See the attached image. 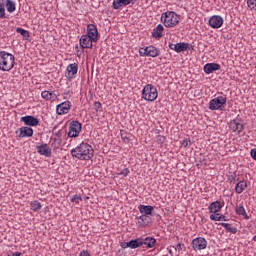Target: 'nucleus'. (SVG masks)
Returning a JSON list of instances; mask_svg holds the SVG:
<instances>
[{"label": "nucleus", "mask_w": 256, "mask_h": 256, "mask_svg": "<svg viewBox=\"0 0 256 256\" xmlns=\"http://www.w3.org/2000/svg\"><path fill=\"white\" fill-rule=\"evenodd\" d=\"M70 153L75 159H79L80 161H89V159L93 157L95 150H93V146L82 142L72 149Z\"/></svg>", "instance_id": "nucleus-1"}, {"label": "nucleus", "mask_w": 256, "mask_h": 256, "mask_svg": "<svg viewBox=\"0 0 256 256\" xmlns=\"http://www.w3.org/2000/svg\"><path fill=\"white\" fill-rule=\"evenodd\" d=\"M180 21H181V16H179L174 11H167L162 13L161 15V23H163V25L168 27L169 29H172L173 27H177Z\"/></svg>", "instance_id": "nucleus-2"}, {"label": "nucleus", "mask_w": 256, "mask_h": 256, "mask_svg": "<svg viewBox=\"0 0 256 256\" xmlns=\"http://www.w3.org/2000/svg\"><path fill=\"white\" fill-rule=\"evenodd\" d=\"M15 67V56L13 54L0 52V71H11Z\"/></svg>", "instance_id": "nucleus-3"}, {"label": "nucleus", "mask_w": 256, "mask_h": 256, "mask_svg": "<svg viewBox=\"0 0 256 256\" xmlns=\"http://www.w3.org/2000/svg\"><path fill=\"white\" fill-rule=\"evenodd\" d=\"M158 96L157 88L152 84H147L142 90V97L145 101L153 102Z\"/></svg>", "instance_id": "nucleus-4"}, {"label": "nucleus", "mask_w": 256, "mask_h": 256, "mask_svg": "<svg viewBox=\"0 0 256 256\" xmlns=\"http://www.w3.org/2000/svg\"><path fill=\"white\" fill-rule=\"evenodd\" d=\"M225 103H227V97L218 96L210 100L208 109H210V111H223V105H225Z\"/></svg>", "instance_id": "nucleus-5"}, {"label": "nucleus", "mask_w": 256, "mask_h": 256, "mask_svg": "<svg viewBox=\"0 0 256 256\" xmlns=\"http://www.w3.org/2000/svg\"><path fill=\"white\" fill-rule=\"evenodd\" d=\"M160 53L159 49L155 46H147L146 48L139 49L140 57H159Z\"/></svg>", "instance_id": "nucleus-6"}, {"label": "nucleus", "mask_w": 256, "mask_h": 256, "mask_svg": "<svg viewBox=\"0 0 256 256\" xmlns=\"http://www.w3.org/2000/svg\"><path fill=\"white\" fill-rule=\"evenodd\" d=\"M81 129H83V125L79 121L73 120L70 123L68 137H71V138L79 137V134L81 133Z\"/></svg>", "instance_id": "nucleus-7"}, {"label": "nucleus", "mask_w": 256, "mask_h": 256, "mask_svg": "<svg viewBox=\"0 0 256 256\" xmlns=\"http://www.w3.org/2000/svg\"><path fill=\"white\" fill-rule=\"evenodd\" d=\"M79 71V65L77 63L69 64L66 68V79L73 81L77 77Z\"/></svg>", "instance_id": "nucleus-8"}, {"label": "nucleus", "mask_w": 256, "mask_h": 256, "mask_svg": "<svg viewBox=\"0 0 256 256\" xmlns=\"http://www.w3.org/2000/svg\"><path fill=\"white\" fill-rule=\"evenodd\" d=\"M192 249H194V251H203V249H207V240L203 237L193 239Z\"/></svg>", "instance_id": "nucleus-9"}, {"label": "nucleus", "mask_w": 256, "mask_h": 256, "mask_svg": "<svg viewBox=\"0 0 256 256\" xmlns=\"http://www.w3.org/2000/svg\"><path fill=\"white\" fill-rule=\"evenodd\" d=\"M94 43L99 41V31L97 30V26L95 24H88L87 26V35Z\"/></svg>", "instance_id": "nucleus-10"}, {"label": "nucleus", "mask_w": 256, "mask_h": 256, "mask_svg": "<svg viewBox=\"0 0 256 256\" xmlns=\"http://www.w3.org/2000/svg\"><path fill=\"white\" fill-rule=\"evenodd\" d=\"M71 109V101L67 100L56 106L57 115H67Z\"/></svg>", "instance_id": "nucleus-11"}, {"label": "nucleus", "mask_w": 256, "mask_h": 256, "mask_svg": "<svg viewBox=\"0 0 256 256\" xmlns=\"http://www.w3.org/2000/svg\"><path fill=\"white\" fill-rule=\"evenodd\" d=\"M169 48L176 53H183L184 51H189V43L179 42L176 44L169 43Z\"/></svg>", "instance_id": "nucleus-12"}, {"label": "nucleus", "mask_w": 256, "mask_h": 256, "mask_svg": "<svg viewBox=\"0 0 256 256\" xmlns=\"http://www.w3.org/2000/svg\"><path fill=\"white\" fill-rule=\"evenodd\" d=\"M21 121L27 125V127H37V125H39V119L32 115L21 117Z\"/></svg>", "instance_id": "nucleus-13"}, {"label": "nucleus", "mask_w": 256, "mask_h": 256, "mask_svg": "<svg viewBox=\"0 0 256 256\" xmlns=\"http://www.w3.org/2000/svg\"><path fill=\"white\" fill-rule=\"evenodd\" d=\"M93 43H95V41L87 35H82L80 38V46L82 49H93Z\"/></svg>", "instance_id": "nucleus-14"}, {"label": "nucleus", "mask_w": 256, "mask_h": 256, "mask_svg": "<svg viewBox=\"0 0 256 256\" xmlns=\"http://www.w3.org/2000/svg\"><path fill=\"white\" fill-rule=\"evenodd\" d=\"M208 23L212 29H219L223 25V17L214 15L210 17Z\"/></svg>", "instance_id": "nucleus-15"}, {"label": "nucleus", "mask_w": 256, "mask_h": 256, "mask_svg": "<svg viewBox=\"0 0 256 256\" xmlns=\"http://www.w3.org/2000/svg\"><path fill=\"white\" fill-rule=\"evenodd\" d=\"M19 133L18 137L23 139L25 137H33V128L28 126L21 127L18 131H16V135Z\"/></svg>", "instance_id": "nucleus-16"}, {"label": "nucleus", "mask_w": 256, "mask_h": 256, "mask_svg": "<svg viewBox=\"0 0 256 256\" xmlns=\"http://www.w3.org/2000/svg\"><path fill=\"white\" fill-rule=\"evenodd\" d=\"M135 1L137 0H114L112 7L113 9H121V7H125L127 5H135Z\"/></svg>", "instance_id": "nucleus-17"}, {"label": "nucleus", "mask_w": 256, "mask_h": 256, "mask_svg": "<svg viewBox=\"0 0 256 256\" xmlns=\"http://www.w3.org/2000/svg\"><path fill=\"white\" fill-rule=\"evenodd\" d=\"M36 149L40 155H43L44 157H51V147H49L48 144L43 143L40 146H37Z\"/></svg>", "instance_id": "nucleus-18"}, {"label": "nucleus", "mask_w": 256, "mask_h": 256, "mask_svg": "<svg viewBox=\"0 0 256 256\" xmlns=\"http://www.w3.org/2000/svg\"><path fill=\"white\" fill-rule=\"evenodd\" d=\"M230 128L234 133H241V131L244 129V126L243 123H241V120L237 118L230 123Z\"/></svg>", "instance_id": "nucleus-19"}, {"label": "nucleus", "mask_w": 256, "mask_h": 256, "mask_svg": "<svg viewBox=\"0 0 256 256\" xmlns=\"http://www.w3.org/2000/svg\"><path fill=\"white\" fill-rule=\"evenodd\" d=\"M221 69V65L218 63H207L204 65V73L207 75L213 73V71H219Z\"/></svg>", "instance_id": "nucleus-20"}, {"label": "nucleus", "mask_w": 256, "mask_h": 256, "mask_svg": "<svg viewBox=\"0 0 256 256\" xmlns=\"http://www.w3.org/2000/svg\"><path fill=\"white\" fill-rule=\"evenodd\" d=\"M139 212L141 213V215H145L147 217H149V215H153V211L154 208L151 205H139L138 206Z\"/></svg>", "instance_id": "nucleus-21"}, {"label": "nucleus", "mask_w": 256, "mask_h": 256, "mask_svg": "<svg viewBox=\"0 0 256 256\" xmlns=\"http://www.w3.org/2000/svg\"><path fill=\"white\" fill-rule=\"evenodd\" d=\"M149 223H151V217L145 216L143 214L140 217H138V222H137L138 227H147Z\"/></svg>", "instance_id": "nucleus-22"}, {"label": "nucleus", "mask_w": 256, "mask_h": 256, "mask_svg": "<svg viewBox=\"0 0 256 256\" xmlns=\"http://www.w3.org/2000/svg\"><path fill=\"white\" fill-rule=\"evenodd\" d=\"M165 28L163 27L162 24H159L152 32V37L154 39H161L163 37V30Z\"/></svg>", "instance_id": "nucleus-23"}, {"label": "nucleus", "mask_w": 256, "mask_h": 256, "mask_svg": "<svg viewBox=\"0 0 256 256\" xmlns=\"http://www.w3.org/2000/svg\"><path fill=\"white\" fill-rule=\"evenodd\" d=\"M222 207L223 206H221V202L215 201L210 204L208 209H209L210 213H214V215H215V214L219 213V211H221Z\"/></svg>", "instance_id": "nucleus-24"}, {"label": "nucleus", "mask_w": 256, "mask_h": 256, "mask_svg": "<svg viewBox=\"0 0 256 256\" xmlns=\"http://www.w3.org/2000/svg\"><path fill=\"white\" fill-rule=\"evenodd\" d=\"M155 243H157V240L153 237L142 238V245H146L148 249H153Z\"/></svg>", "instance_id": "nucleus-25"}, {"label": "nucleus", "mask_w": 256, "mask_h": 256, "mask_svg": "<svg viewBox=\"0 0 256 256\" xmlns=\"http://www.w3.org/2000/svg\"><path fill=\"white\" fill-rule=\"evenodd\" d=\"M245 189H247V181L245 180L239 181L235 186V192L238 193V195H241Z\"/></svg>", "instance_id": "nucleus-26"}, {"label": "nucleus", "mask_w": 256, "mask_h": 256, "mask_svg": "<svg viewBox=\"0 0 256 256\" xmlns=\"http://www.w3.org/2000/svg\"><path fill=\"white\" fill-rule=\"evenodd\" d=\"M128 245L130 246V249H138V247H143V238L130 240Z\"/></svg>", "instance_id": "nucleus-27"}, {"label": "nucleus", "mask_w": 256, "mask_h": 256, "mask_svg": "<svg viewBox=\"0 0 256 256\" xmlns=\"http://www.w3.org/2000/svg\"><path fill=\"white\" fill-rule=\"evenodd\" d=\"M41 97H42V99H45L46 101H55V98L57 97V95H55V93H53V92L44 90L41 93Z\"/></svg>", "instance_id": "nucleus-28"}, {"label": "nucleus", "mask_w": 256, "mask_h": 256, "mask_svg": "<svg viewBox=\"0 0 256 256\" xmlns=\"http://www.w3.org/2000/svg\"><path fill=\"white\" fill-rule=\"evenodd\" d=\"M5 6H6L8 13H13L16 9L15 2H13V0H6Z\"/></svg>", "instance_id": "nucleus-29"}, {"label": "nucleus", "mask_w": 256, "mask_h": 256, "mask_svg": "<svg viewBox=\"0 0 256 256\" xmlns=\"http://www.w3.org/2000/svg\"><path fill=\"white\" fill-rule=\"evenodd\" d=\"M210 219L211 221H227V217L225 215L219 214V212L210 215Z\"/></svg>", "instance_id": "nucleus-30"}, {"label": "nucleus", "mask_w": 256, "mask_h": 256, "mask_svg": "<svg viewBox=\"0 0 256 256\" xmlns=\"http://www.w3.org/2000/svg\"><path fill=\"white\" fill-rule=\"evenodd\" d=\"M219 225H221V227H224V229H226V231H228V233H237V228L232 227L231 224L229 223H219Z\"/></svg>", "instance_id": "nucleus-31"}, {"label": "nucleus", "mask_w": 256, "mask_h": 256, "mask_svg": "<svg viewBox=\"0 0 256 256\" xmlns=\"http://www.w3.org/2000/svg\"><path fill=\"white\" fill-rule=\"evenodd\" d=\"M0 19H7V16H5V0H0Z\"/></svg>", "instance_id": "nucleus-32"}, {"label": "nucleus", "mask_w": 256, "mask_h": 256, "mask_svg": "<svg viewBox=\"0 0 256 256\" xmlns=\"http://www.w3.org/2000/svg\"><path fill=\"white\" fill-rule=\"evenodd\" d=\"M30 207H31V209H32V211H41V202H39V201H32L31 203H30Z\"/></svg>", "instance_id": "nucleus-33"}, {"label": "nucleus", "mask_w": 256, "mask_h": 256, "mask_svg": "<svg viewBox=\"0 0 256 256\" xmlns=\"http://www.w3.org/2000/svg\"><path fill=\"white\" fill-rule=\"evenodd\" d=\"M237 215H242L245 219H249V216L247 215V212L245 211V207L239 206L236 208Z\"/></svg>", "instance_id": "nucleus-34"}, {"label": "nucleus", "mask_w": 256, "mask_h": 256, "mask_svg": "<svg viewBox=\"0 0 256 256\" xmlns=\"http://www.w3.org/2000/svg\"><path fill=\"white\" fill-rule=\"evenodd\" d=\"M16 33H19L20 35H22V37L24 39H29L30 35H29V31L23 29V28H16Z\"/></svg>", "instance_id": "nucleus-35"}, {"label": "nucleus", "mask_w": 256, "mask_h": 256, "mask_svg": "<svg viewBox=\"0 0 256 256\" xmlns=\"http://www.w3.org/2000/svg\"><path fill=\"white\" fill-rule=\"evenodd\" d=\"M248 7L254 11H256V0H247Z\"/></svg>", "instance_id": "nucleus-36"}, {"label": "nucleus", "mask_w": 256, "mask_h": 256, "mask_svg": "<svg viewBox=\"0 0 256 256\" xmlns=\"http://www.w3.org/2000/svg\"><path fill=\"white\" fill-rule=\"evenodd\" d=\"M71 201L72 203H79L80 201H83V198H81V195L76 194L71 198Z\"/></svg>", "instance_id": "nucleus-37"}, {"label": "nucleus", "mask_w": 256, "mask_h": 256, "mask_svg": "<svg viewBox=\"0 0 256 256\" xmlns=\"http://www.w3.org/2000/svg\"><path fill=\"white\" fill-rule=\"evenodd\" d=\"M122 140L124 141V143H129L130 139H129V134H121Z\"/></svg>", "instance_id": "nucleus-38"}, {"label": "nucleus", "mask_w": 256, "mask_h": 256, "mask_svg": "<svg viewBox=\"0 0 256 256\" xmlns=\"http://www.w3.org/2000/svg\"><path fill=\"white\" fill-rule=\"evenodd\" d=\"M167 251H168V253L171 255V256H173V251H177V248H175V246H170V247H168L167 248Z\"/></svg>", "instance_id": "nucleus-39"}, {"label": "nucleus", "mask_w": 256, "mask_h": 256, "mask_svg": "<svg viewBox=\"0 0 256 256\" xmlns=\"http://www.w3.org/2000/svg\"><path fill=\"white\" fill-rule=\"evenodd\" d=\"M191 145V140L184 139L182 141V147H189Z\"/></svg>", "instance_id": "nucleus-40"}, {"label": "nucleus", "mask_w": 256, "mask_h": 256, "mask_svg": "<svg viewBox=\"0 0 256 256\" xmlns=\"http://www.w3.org/2000/svg\"><path fill=\"white\" fill-rule=\"evenodd\" d=\"M119 175H123V177H127V175H129V169L128 168H125L123 169Z\"/></svg>", "instance_id": "nucleus-41"}, {"label": "nucleus", "mask_w": 256, "mask_h": 256, "mask_svg": "<svg viewBox=\"0 0 256 256\" xmlns=\"http://www.w3.org/2000/svg\"><path fill=\"white\" fill-rule=\"evenodd\" d=\"M228 180L230 183H237V177L235 175L229 176Z\"/></svg>", "instance_id": "nucleus-42"}, {"label": "nucleus", "mask_w": 256, "mask_h": 256, "mask_svg": "<svg viewBox=\"0 0 256 256\" xmlns=\"http://www.w3.org/2000/svg\"><path fill=\"white\" fill-rule=\"evenodd\" d=\"M250 155H251L252 159H254V161H256V148H253L250 151Z\"/></svg>", "instance_id": "nucleus-43"}, {"label": "nucleus", "mask_w": 256, "mask_h": 256, "mask_svg": "<svg viewBox=\"0 0 256 256\" xmlns=\"http://www.w3.org/2000/svg\"><path fill=\"white\" fill-rule=\"evenodd\" d=\"M122 249H131V246L129 245V242H124L121 244Z\"/></svg>", "instance_id": "nucleus-44"}, {"label": "nucleus", "mask_w": 256, "mask_h": 256, "mask_svg": "<svg viewBox=\"0 0 256 256\" xmlns=\"http://www.w3.org/2000/svg\"><path fill=\"white\" fill-rule=\"evenodd\" d=\"M94 107H95L96 111H99V109H101V107H102L101 102H95Z\"/></svg>", "instance_id": "nucleus-45"}, {"label": "nucleus", "mask_w": 256, "mask_h": 256, "mask_svg": "<svg viewBox=\"0 0 256 256\" xmlns=\"http://www.w3.org/2000/svg\"><path fill=\"white\" fill-rule=\"evenodd\" d=\"M165 142V138L161 135L158 136V139H157V143H164Z\"/></svg>", "instance_id": "nucleus-46"}, {"label": "nucleus", "mask_w": 256, "mask_h": 256, "mask_svg": "<svg viewBox=\"0 0 256 256\" xmlns=\"http://www.w3.org/2000/svg\"><path fill=\"white\" fill-rule=\"evenodd\" d=\"M79 256H91V254L89 253V251L83 250L82 252H80Z\"/></svg>", "instance_id": "nucleus-47"}, {"label": "nucleus", "mask_w": 256, "mask_h": 256, "mask_svg": "<svg viewBox=\"0 0 256 256\" xmlns=\"http://www.w3.org/2000/svg\"><path fill=\"white\" fill-rule=\"evenodd\" d=\"M182 247H183V245L181 243H178L176 245L175 249H176V251H177V249H178V251H181L183 249Z\"/></svg>", "instance_id": "nucleus-48"}, {"label": "nucleus", "mask_w": 256, "mask_h": 256, "mask_svg": "<svg viewBox=\"0 0 256 256\" xmlns=\"http://www.w3.org/2000/svg\"><path fill=\"white\" fill-rule=\"evenodd\" d=\"M12 256H21V253L20 252H14V253H12Z\"/></svg>", "instance_id": "nucleus-49"}, {"label": "nucleus", "mask_w": 256, "mask_h": 256, "mask_svg": "<svg viewBox=\"0 0 256 256\" xmlns=\"http://www.w3.org/2000/svg\"><path fill=\"white\" fill-rule=\"evenodd\" d=\"M253 241H256V235L253 237Z\"/></svg>", "instance_id": "nucleus-50"}, {"label": "nucleus", "mask_w": 256, "mask_h": 256, "mask_svg": "<svg viewBox=\"0 0 256 256\" xmlns=\"http://www.w3.org/2000/svg\"><path fill=\"white\" fill-rule=\"evenodd\" d=\"M8 256H11V255H8ZM13 256V255H12Z\"/></svg>", "instance_id": "nucleus-51"}]
</instances>
